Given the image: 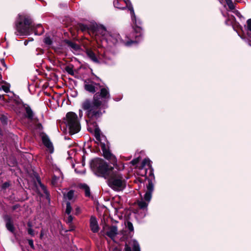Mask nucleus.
Instances as JSON below:
<instances>
[{
  "instance_id": "obj_1",
  "label": "nucleus",
  "mask_w": 251,
  "mask_h": 251,
  "mask_svg": "<svg viewBox=\"0 0 251 251\" xmlns=\"http://www.w3.org/2000/svg\"><path fill=\"white\" fill-rule=\"evenodd\" d=\"M113 5L115 8L120 9H124L126 7H128L130 12L132 21L135 24L134 30L136 40H125L122 39L118 33L109 32L105 41L110 45H116L122 43L128 47L131 46L133 44H136L142 39V29L141 26V22L139 19H137L132 5L129 0H114L113 1Z\"/></svg>"
},
{
  "instance_id": "obj_2",
  "label": "nucleus",
  "mask_w": 251,
  "mask_h": 251,
  "mask_svg": "<svg viewBox=\"0 0 251 251\" xmlns=\"http://www.w3.org/2000/svg\"><path fill=\"white\" fill-rule=\"evenodd\" d=\"M110 96L108 88H102L100 92L96 93L93 101L89 99L85 100L81 104L82 108L85 111L86 115L89 119L86 120L88 124L91 119H97L105 112L107 107L106 103L110 99Z\"/></svg>"
},
{
  "instance_id": "obj_3",
  "label": "nucleus",
  "mask_w": 251,
  "mask_h": 251,
  "mask_svg": "<svg viewBox=\"0 0 251 251\" xmlns=\"http://www.w3.org/2000/svg\"><path fill=\"white\" fill-rule=\"evenodd\" d=\"M15 34L22 36L28 35L34 30L30 18L25 14H19L15 23Z\"/></svg>"
},
{
  "instance_id": "obj_4",
  "label": "nucleus",
  "mask_w": 251,
  "mask_h": 251,
  "mask_svg": "<svg viewBox=\"0 0 251 251\" xmlns=\"http://www.w3.org/2000/svg\"><path fill=\"white\" fill-rule=\"evenodd\" d=\"M91 167L97 176L105 178L109 176L114 169L100 158L93 159L91 162Z\"/></svg>"
},
{
  "instance_id": "obj_5",
  "label": "nucleus",
  "mask_w": 251,
  "mask_h": 251,
  "mask_svg": "<svg viewBox=\"0 0 251 251\" xmlns=\"http://www.w3.org/2000/svg\"><path fill=\"white\" fill-rule=\"evenodd\" d=\"M110 174L109 176L106 178L108 179L109 186L116 191L123 190L125 185L126 177L124 176L116 167Z\"/></svg>"
},
{
  "instance_id": "obj_6",
  "label": "nucleus",
  "mask_w": 251,
  "mask_h": 251,
  "mask_svg": "<svg viewBox=\"0 0 251 251\" xmlns=\"http://www.w3.org/2000/svg\"><path fill=\"white\" fill-rule=\"evenodd\" d=\"M65 123L71 134H74L80 131V125L77 116L74 112H70L66 114Z\"/></svg>"
},
{
  "instance_id": "obj_7",
  "label": "nucleus",
  "mask_w": 251,
  "mask_h": 251,
  "mask_svg": "<svg viewBox=\"0 0 251 251\" xmlns=\"http://www.w3.org/2000/svg\"><path fill=\"white\" fill-rule=\"evenodd\" d=\"M95 137L98 142H100L101 149L102 150L103 155L107 159L110 160L113 162L116 161L115 157L108 151L106 149L104 143H102V140H105V137L101 135L100 130L96 127L95 128Z\"/></svg>"
},
{
  "instance_id": "obj_8",
  "label": "nucleus",
  "mask_w": 251,
  "mask_h": 251,
  "mask_svg": "<svg viewBox=\"0 0 251 251\" xmlns=\"http://www.w3.org/2000/svg\"><path fill=\"white\" fill-rule=\"evenodd\" d=\"M92 32L97 36H101V40H106L109 32L102 25L93 24L92 26Z\"/></svg>"
},
{
  "instance_id": "obj_9",
  "label": "nucleus",
  "mask_w": 251,
  "mask_h": 251,
  "mask_svg": "<svg viewBox=\"0 0 251 251\" xmlns=\"http://www.w3.org/2000/svg\"><path fill=\"white\" fill-rule=\"evenodd\" d=\"M86 54L88 57L93 62L96 63H100L101 62V57L100 55H97L96 53L91 49H87L86 50Z\"/></svg>"
},
{
  "instance_id": "obj_10",
  "label": "nucleus",
  "mask_w": 251,
  "mask_h": 251,
  "mask_svg": "<svg viewBox=\"0 0 251 251\" xmlns=\"http://www.w3.org/2000/svg\"><path fill=\"white\" fill-rule=\"evenodd\" d=\"M147 191L144 195V199L150 202L151 199L152 192L153 191V184L151 180H148V184L147 185Z\"/></svg>"
},
{
  "instance_id": "obj_11",
  "label": "nucleus",
  "mask_w": 251,
  "mask_h": 251,
  "mask_svg": "<svg viewBox=\"0 0 251 251\" xmlns=\"http://www.w3.org/2000/svg\"><path fill=\"white\" fill-rule=\"evenodd\" d=\"M225 1L229 9L232 10L233 13H234V14L239 18L241 21H244L245 20V18L242 16L238 11L234 9L235 5L233 3L232 1L231 0H225Z\"/></svg>"
},
{
  "instance_id": "obj_12",
  "label": "nucleus",
  "mask_w": 251,
  "mask_h": 251,
  "mask_svg": "<svg viewBox=\"0 0 251 251\" xmlns=\"http://www.w3.org/2000/svg\"><path fill=\"white\" fill-rule=\"evenodd\" d=\"M118 234V228L116 226H108L106 232V235L110 238L112 240H114L115 236Z\"/></svg>"
},
{
  "instance_id": "obj_13",
  "label": "nucleus",
  "mask_w": 251,
  "mask_h": 251,
  "mask_svg": "<svg viewBox=\"0 0 251 251\" xmlns=\"http://www.w3.org/2000/svg\"><path fill=\"white\" fill-rule=\"evenodd\" d=\"M90 226L91 230L94 232L97 233L99 230V226L98 225V221L96 217L92 216L90 219Z\"/></svg>"
},
{
  "instance_id": "obj_14",
  "label": "nucleus",
  "mask_w": 251,
  "mask_h": 251,
  "mask_svg": "<svg viewBox=\"0 0 251 251\" xmlns=\"http://www.w3.org/2000/svg\"><path fill=\"white\" fill-rule=\"evenodd\" d=\"M129 244L132 247L133 251H140L139 244L136 240L134 239L131 240ZM125 251H132L131 247L126 245L125 246Z\"/></svg>"
},
{
  "instance_id": "obj_15",
  "label": "nucleus",
  "mask_w": 251,
  "mask_h": 251,
  "mask_svg": "<svg viewBox=\"0 0 251 251\" xmlns=\"http://www.w3.org/2000/svg\"><path fill=\"white\" fill-rule=\"evenodd\" d=\"M146 200L144 199H141L140 200L138 201L137 202L138 205L141 209H142L144 211V214L142 217H144L146 215V213L147 212V207L148 206L149 203Z\"/></svg>"
},
{
  "instance_id": "obj_16",
  "label": "nucleus",
  "mask_w": 251,
  "mask_h": 251,
  "mask_svg": "<svg viewBox=\"0 0 251 251\" xmlns=\"http://www.w3.org/2000/svg\"><path fill=\"white\" fill-rule=\"evenodd\" d=\"M42 142L44 145L49 150L50 153H52L53 151V145L48 136L43 135L42 136Z\"/></svg>"
},
{
  "instance_id": "obj_17",
  "label": "nucleus",
  "mask_w": 251,
  "mask_h": 251,
  "mask_svg": "<svg viewBox=\"0 0 251 251\" xmlns=\"http://www.w3.org/2000/svg\"><path fill=\"white\" fill-rule=\"evenodd\" d=\"M96 84V83L94 82H89L85 80L84 82V88L86 91L92 93H94L96 91L95 87Z\"/></svg>"
},
{
  "instance_id": "obj_18",
  "label": "nucleus",
  "mask_w": 251,
  "mask_h": 251,
  "mask_svg": "<svg viewBox=\"0 0 251 251\" xmlns=\"http://www.w3.org/2000/svg\"><path fill=\"white\" fill-rule=\"evenodd\" d=\"M146 167H148V168L150 169L149 175L153 176V170L151 168V162L149 158H145L143 160L141 167V169H144Z\"/></svg>"
},
{
  "instance_id": "obj_19",
  "label": "nucleus",
  "mask_w": 251,
  "mask_h": 251,
  "mask_svg": "<svg viewBox=\"0 0 251 251\" xmlns=\"http://www.w3.org/2000/svg\"><path fill=\"white\" fill-rule=\"evenodd\" d=\"M245 30L251 41V19L247 20V24L245 25Z\"/></svg>"
},
{
  "instance_id": "obj_20",
  "label": "nucleus",
  "mask_w": 251,
  "mask_h": 251,
  "mask_svg": "<svg viewBox=\"0 0 251 251\" xmlns=\"http://www.w3.org/2000/svg\"><path fill=\"white\" fill-rule=\"evenodd\" d=\"M6 227L10 232L13 233L14 231V226L10 218L8 217L6 219Z\"/></svg>"
},
{
  "instance_id": "obj_21",
  "label": "nucleus",
  "mask_w": 251,
  "mask_h": 251,
  "mask_svg": "<svg viewBox=\"0 0 251 251\" xmlns=\"http://www.w3.org/2000/svg\"><path fill=\"white\" fill-rule=\"evenodd\" d=\"M93 24L87 25L84 24H80L79 26V29L83 32L92 31V26Z\"/></svg>"
},
{
  "instance_id": "obj_22",
  "label": "nucleus",
  "mask_w": 251,
  "mask_h": 251,
  "mask_svg": "<svg viewBox=\"0 0 251 251\" xmlns=\"http://www.w3.org/2000/svg\"><path fill=\"white\" fill-rule=\"evenodd\" d=\"M80 188L84 190L85 194L86 197H89L90 196V190L87 185L86 184H82L80 185Z\"/></svg>"
},
{
  "instance_id": "obj_23",
  "label": "nucleus",
  "mask_w": 251,
  "mask_h": 251,
  "mask_svg": "<svg viewBox=\"0 0 251 251\" xmlns=\"http://www.w3.org/2000/svg\"><path fill=\"white\" fill-rule=\"evenodd\" d=\"M66 43L68 45V46L71 47L72 49H74L76 51L78 50L79 49V46L75 43H74L69 40H67L66 41Z\"/></svg>"
},
{
  "instance_id": "obj_24",
  "label": "nucleus",
  "mask_w": 251,
  "mask_h": 251,
  "mask_svg": "<svg viewBox=\"0 0 251 251\" xmlns=\"http://www.w3.org/2000/svg\"><path fill=\"white\" fill-rule=\"evenodd\" d=\"M64 197L65 199L69 201L72 200L74 197V192L73 190H70L67 194H64Z\"/></svg>"
},
{
  "instance_id": "obj_25",
  "label": "nucleus",
  "mask_w": 251,
  "mask_h": 251,
  "mask_svg": "<svg viewBox=\"0 0 251 251\" xmlns=\"http://www.w3.org/2000/svg\"><path fill=\"white\" fill-rule=\"evenodd\" d=\"M226 24L227 25H231L232 27L234 28V26L235 24V17L233 16H231L230 17H228V19L226 21Z\"/></svg>"
},
{
  "instance_id": "obj_26",
  "label": "nucleus",
  "mask_w": 251,
  "mask_h": 251,
  "mask_svg": "<svg viewBox=\"0 0 251 251\" xmlns=\"http://www.w3.org/2000/svg\"><path fill=\"white\" fill-rule=\"evenodd\" d=\"M25 109L27 117L30 119H32L33 117V112L30 107L29 106H26Z\"/></svg>"
},
{
  "instance_id": "obj_27",
  "label": "nucleus",
  "mask_w": 251,
  "mask_h": 251,
  "mask_svg": "<svg viewBox=\"0 0 251 251\" xmlns=\"http://www.w3.org/2000/svg\"><path fill=\"white\" fill-rule=\"evenodd\" d=\"M125 225L128 228V229L130 231H133L134 230L133 225L130 222L127 221L126 223H125Z\"/></svg>"
},
{
  "instance_id": "obj_28",
  "label": "nucleus",
  "mask_w": 251,
  "mask_h": 251,
  "mask_svg": "<svg viewBox=\"0 0 251 251\" xmlns=\"http://www.w3.org/2000/svg\"><path fill=\"white\" fill-rule=\"evenodd\" d=\"M72 211V207L71 205V203L69 201H68L66 203V213L68 215H70Z\"/></svg>"
},
{
  "instance_id": "obj_29",
  "label": "nucleus",
  "mask_w": 251,
  "mask_h": 251,
  "mask_svg": "<svg viewBox=\"0 0 251 251\" xmlns=\"http://www.w3.org/2000/svg\"><path fill=\"white\" fill-rule=\"evenodd\" d=\"M44 43L48 45H50L52 44V40L50 37H46L44 39Z\"/></svg>"
},
{
  "instance_id": "obj_30",
  "label": "nucleus",
  "mask_w": 251,
  "mask_h": 251,
  "mask_svg": "<svg viewBox=\"0 0 251 251\" xmlns=\"http://www.w3.org/2000/svg\"><path fill=\"white\" fill-rule=\"evenodd\" d=\"M59 179V177L56 176H53L52 179L51 183L53 185H55L56 183L58 182V180Z\"/></svg>"
},
{
  "instance_id": "obj_31",
  "label": "nucleus",
  "mask_w": 251,
  "mask_h": 251,
  "mask_svg": "<svg viewBox=\"0 0 251 251\" xmlns=\"http://www.w3.org/2000/svg\"><path fill=\"white\" fill-rule=\"evenodd\" d=\"M0 90H3L5 92L7 93L9 91V87L6 85H1L0 87Z\"/></svg>"
},
{
  "instance_id": "obj_32",
  "label": "nucleus",
  "mask_w": 251,
  "mask_h": 251,
  "mask_svg": "<svg viewBox=\"0 0 251 251\" xmlns=\"http://www.w3.org/2000/svg\"><path fill=\"white\" fill-rule=\"evenodd\" d=\"M69 216L68 217V218L66 219V223L68 224H71L72 223V221L73 220V217H72V216L70 215H68Z\"/></svg>"
},
{
  "instance_id": "obj_33",
  "label": "nucleus",
  "mask_w": 251,
  "mask_h": 251,
  "mask_svg": "<svg viewBox=\"0 0 251 251\" xmlns=\"http://www.w3.org/2000/svg\"><path fill=\"white\" fill-rule=\"evenodd\" d=\"M10 186V184L8 182H4L2 185V189H6L8 187H9Z\"/></svg>"
},
{
  "instance_id": "obj_34",
  "label": "nucleus",
  "mask_w": 251,
  "mask_h": 251,
  "mask_svg": "<svg viewBox=\"0 0 251 251\" xmlns=\"http://www.w3.org/2000/svg\"><path fill=\"white\" fill-rule=\"evenodd\" d=\"M28 233L31 236L34 235V230L32 229V228H29L27 230Z\"/></svg>"
},
{
  "instance_id": "obj_35",
  "label": "nucleus",
  "mask_w": 251,
  "mask_h": 251,
  "mask_svg": "<svg viewBox=\"0 0 251 251\" xmlns=\"http://www.w3.org/2000/svg\"><path fill=\"white\" fill-rule=\"evenodd\" d=\"M28 244L30 246V247L32 249H34V244L33 241L31 239H29L28 240Z\"/></svg>"
},
{
  "instance_id": "obj_36",
  "label": "nucleus",
  "mask_w": 251,
  "mask_h": 251,
  "mask_svg": "<svg viewBox=\"0 0 251 251\" xmlns=\"http://www.w3.org/2000/svg\"><path fill=\"white\" fill-rule=\"evenodd\" d=\"M138 162H139V159L138 158H136V159H134L132 160L131 161V163L133 165H135L137 164Z\"/></svg>"
},
{
  "instance_id": "obj_37",
  "label": "nucleus",
  "mask_w": 251,
  "mask_h": 251,
  "mask_svg": "<svg viewBox=\"0 0 251 251\" xmlns=\"http://www.w3.org/2000/svg\"><path fill=\"white\" fill-rule=\"evenodd\" d=\"M41 187L42 188L44 193L47 195H48V192L47 191V190L46 189V188L43 185H41Z\"/></svg>"
},
{
  "instance_id": "obj_38",
  "label": "nucleus",
  "mask_w": 251,
  "mask_h": 251,
  "mask_svg": "<svg viewBox=\"0 0 251 251\" xmlns=\"http://www.w3.org/2000/svg\"><path fill=\"white\" fill-rule=\"evenodd\" d=\"M0 62H1V64H2V65L4 67H5L6 68H7V66H6V64H5V61H4V59H0Z\"/></svg>"
},
{
  "instance_id": "obj_39",
  "label": "nucleus",
  "mask_w": 251,
  "mask_h": 251,
  "mask_svg": "<svg viewBox=\"0 0 251 251\" xmlns=\"http://www.w3.org/2000/svg\"><path fill=\"white\" fill-rule=\"evenodd\" d=\"M79 115L80 117H82L83 115L82 111L80 109L79 110Z\"/></svg>"
},
{
  "instance_id": "obj_40",
  "label": "nucleus",
  "mask_w": 251,
  "mask_h": 251,
  "mask_svg": "<svg viewBox=\"0 0 251 251\" xmlns=\"http://www.w3.org/2000/svg\"><path fill=\"white\" fill-rule=\"evenodd\" d=\"M27 226L29 227V228H31V227H32V224L30 222H28L27 223Z\"/></svg>"
},
{
  "instance_id": "obj_41",
  "label": "nucleus",
  "mask_w": 251,
  "mask_h": 251,
  "mask_svg": "<svg viewBox=\"0 0 251 251\" xmlns=\"http://www.w3.org/2000/svg\"><path fill=\"white\" fill-rule=\"evenodd\" d=\"M79 211H80V209L79 207H77L76 208V213H78L79 212Z\"/></svg>"
},
{
  "instance_id": "obj_42",
  "label": "nucleus",
  "mask_w": 251,
  "mask_h": 251,
  "mask_svg": "<svg viewBox=\"0 0 251 251\" xmlns=\"http://www.w3.org/2000/svg\"><path fill=\"white\" fill-rule=\"evenodd\" d=\"M43 235H44L43 232L42 231L41 232V234H40V237L42 238L43 236Z\"/></svg>"
},
{
  "instance_id": "obj_43",
  "label": "nucleus",
  "mask_w": 251,
  "mask_h": 251,
  "mask_svg": "<svg viewBox=\"0 0 251 251\" xmlns=\"http://www.w3.org/2000/svg\"><path fill=\"white\" fill-rule=\"evenodd\" d=\"M37 27H42V26L41 25H37Z\"/></svg>"
},
{
  "instance_id": "obj_44",
  "label": "nucleus",
  "mask_w": 251,
  "mask_h": 251,
  "mask_svg": "<svg viewBox=\"0 0 251 251\" xmlns=\"http://www.w3.org/2000/svg\"><path fill=\"white\" fill-rule=\"evenodd\" d=\"M75 171L77 173H78V174L81 173V172H78V171H77L76 169L75 170Z\"/></svg>"
},
{
  "instance_id": "obj_45",
  "label": "nucleus",
  "mask_w": 251,
  "mask_h": 251,
  "mask_svg": "<svg viewBox=\"0 0 251 251\" xmlns=\"http://www.w3.org/2000/svg\"><path fill=\"white\" fill-rule=\"evenodd\" d=\"M219 0L221 3H222V1L223 0Z\"/></svg>"
},
{
  "instance_id": "obj_46",
  "label": "nucleus",
  "mask_w": 251,
  "mask_h": 251,
  "mask_svg": "<svg viewBox=\"0 0 251 251\" xmlns=\"http://www.w3.org/2000/svg\"><path fill=\"white\" fill-rule=\"evenodd\" d=\"M2 98V96L0 95V99Z\"/></svg>"
},
{
  "instance_id": "obj_47",
  "label": "nucleus",
  "mask_w": 251,
  "mask_h": 251,
  "mask_svg": "<svg viewBox=\"0 0 251 251\" xmlns=\"http://www.w3.org/2000/svg\"><path fill=\"white\" fill-rule=\"evenodd\" d=\"M120 99H117V100H116V101H119L120 100Z\"/></svg>"
},
{
  "instance_id": "obj_48",
  "label": "nucleus",
  "mask_w": 251,
  "mask_h": 251,
  "mask_svg": "<svg viewBox=\"0 0 251 251\" xmlns=\"http://www.w3.org/2000/svg\"><path fill=\"white\" fill-rule=\"evenodd\" d=\"M124 165H123V166H122V169H124Z\"/></svg>"
},
{
  "instance_id": "obj_49",
  "label": "nucleus",
  "mask_w": 251,
  "mask_h": 251,
  "mask_svg": "<svg viewBox=\"0 0 251 251\" xmlns=\"http://www.w3.org/2000/svg\"><path fill=\"white\" fill-rule=\"evenodd\" d=\"M26 44H27V42H25V45H26Z\"/></svg>"
},
{
  "instance_id": "obj_50",
  "label": "nucleus",
  "mask_w": 251,
  "mask_h": 251,
  "mask_svg": "<svg viewBox=\"0 0 251 251\" xmlns=\"http://www.w3.org/2000/svg\"><path fill=\"white\" fill-rule=\"evenodd\" d=\"M26 44H27V42H25V45H26Z\"/></svg>"
},
{
  "instance_id": "obj_51",
  "label": "nucleus",
  "mask_w": 251,
  "mask_h": 251,
  "mask_svg": "<svg viewBox=\"0 0 251 251\" xmlns=\"http://www.w3.org/2000/svg\"><path fill=\"white\" fill-rule=\"evenodd\" d=\"M145 170H146V172H147V168H145Z\"/></svg>"
},
{
  "instance_id": "obj_52",
  "label": "nucleus",
  "mask_w": 251,
  "mask_h": 251,
  "mask_svg": "<svg viewBox=\"0 0 251 251\" xmlns=\"http://www.w3.org/2000/svg\"><path fill=\"white\" fill-rule=\"evenodd\" d=\"M0 70H1V69L0 68Z\"/></svg>"
}]
</instances>
